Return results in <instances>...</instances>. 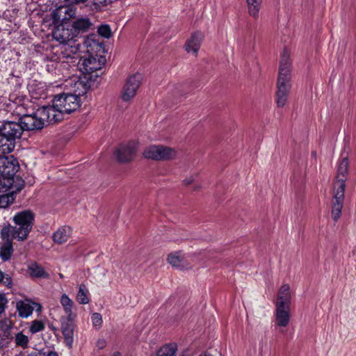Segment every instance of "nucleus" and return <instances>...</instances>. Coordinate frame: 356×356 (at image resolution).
Masks as SVG:
<instances>
[{
  "label": "nucleus",
  "instance_id": "nucleus-1",
  "mask_svg": "<svg viewBox=\"0 0 356 356\" xmlns=\"http://www.w3.org/2000/svg\"><path fill=\"white\" fill-rule=\"evenodd\" d=\"M52 36L60 42V45L54 48L51 55L48 56L47 70L56 74L68 70L70 65L67 60L74 58L79 53H88L92 44L95 43L90 38H77L70 24L57 26L52 32Z\"/></svg>",
  "mask_w": 356,
  "mask_h": 356
},
{
  "label": "nucleus",
  "instance_id": "nucleus-2",
  "mask_svg": "<svg viewBox=\"0 0 356 356\" xmlns=\"http://www.w3.org/2000/svg\"><path fill=\"white\" fill-rule=\"evenodd\" d=\"M81 106V99L72 93L57 95L53 99L52 105L44 106L39 113L47 116V122L56 123L64 118L65 114L76 111Z\"/></svg>",
  "mask_w": 356,
  "mask_h": 356
},
{
  "label": "nucleus",
  "instance_id": "nucleus-3",
  "mask_svg": "<svg viewBox=\"0 0 356 356\" xmlns=\"http://www.w3.org/2000/svg\"><path fill=\"white\" fill-rule=\"evenodd\" d=\"M25 100L26 97L23 95L14 93L9 96L10 106L11 108L15 107L14 111L19 115L18 122L20 123L22 131L42 129L44 122L47 121V116L39 113L42 108L38 109L33 114H26L24 112Z\"/></svg>",
  "mask_w": 356,
  "mask_h": 356
},
{
  "label": "nucleus",
  "instance_id": "nucleus-4",
  "mask_svg": "<svg viewBox=\"0 0 356 356\" xmlns=\"http://www.w3.org/2000/svg\"><path fill=\"white\" fill-rule=\"evenodd\" d=\"M15 226L5 224L1 229L8 230L10 236L18 241L27 239L34 224V214L26 210L17 213L13 218Z\"/></svg>",
  "mask_w": 356,
  "mask_h": 356
},
{
  "label": "nucleus",
  "instance_id": "nucleus-5",
  "mask_svg": "<svg viewBox=\"0 0 356 356\" xmlns=\"http://www.w3.org/2000/svg\"><path fill=\"white\" fill-rule=\"evenodd\" d=\"M142 80L143 76L140 73H136L127 77L121 92V98L124 102H129L136 96Z\"/></svg>",
  "mask_w": 356,
  "mask_h": 356
},
{
  "label": "nucleus",
  "instance_id": "nucleus-6",
  "mask_svg": "<svg viewBox=\"0 0 356 356\" xmlns=\"http://www.w3.org/2000/svg\"><path fill=\"white\" fill-rule=\"evenodd\" d=\"M291 75L278 74L277 81L276 104L278 107H283L288 99L291 88Z\"/></svg>",
  "mask_w": 356,
  "mask_h": 356
},
{
  "label": "nucleus",
  "instance_id": "nucleus-7",
  "mask_svg": "<svg viewBox=\"0 0 356 356\" xmlns=\"http://www.w3.org/2000/svg\"><path fill=\"white\" fill-rule=\"evenodd\" d=\"M19 170L18 160L14 156H0V186L5 179L15 175Z\"/></svg>",
  "mask_w": 356,
  "mask_h": 356
},
{
  "label": "nucleus",
  "instance_id": "nucleus-8",
  "mask_svg": "<svg viewBox=\"0 0 356 356\" xmlns=\"http://www.w3.org/2000/svg\"><path fill=\"white\" fill-rule=\"evenodd\" d=\"M22 133V128L19 122L0 120V134L15 145L17 140L20 139Z\"/></svg>",
  "mask_w": 356,
  "mask_h": 356
},
{
  "label": "nucleus",
  "instance_id": "nucleus-9",
  "mask_svg": "<svg viewBox=\"0 0 356 356\" xmlns=\"http://www.w3.org/2000/svg\"><path fill=\"white\" fill-rule=\"evenodd\" d=\"M0 239V259L3 262L8 261L14 253L13 240L15 238L8 234V230L1 229Z\"/></svg>",
  "mask_w": 356,
  "mask_h": 356
},
{
  "label": "nucleus",
  "instance_id": "nucleus-10",
  "mask_svg": "<svg viewBox=\"0 0 356 356\" xmlns=\"http://www.w3.org/2000/svg\"><path fill=\"white\" fill-rule=\"evenodd\" d=\"M145 158L154 160H164L172 159L175 156V151L163 145H151L143 152Z\"/></svg>",
  "mask_w": 356,
  "mask_h": 356
},
{
  "label": "nucleus",
  "instance_id": "nucleus-11",
  "mask_svg": "<svg viewBox=\"0 0 356 356\" xmlns=\"http://www.w3.org/2000/svg\"><path fill=\"white\" fill-rule=\"evenodd\" d=\"M346 184L340 181L337 188H334V198L332 203V216L334 221H337L341 215L344 201V192Z\"/></svg>",
  "mask_w": 356,
  "mask_h": 356
},
{
  "label": "nucleus",
  "instance_id": "nucleus-12",
  "mask_svg": "<svg viewBox=\"0 0 356 356\" xmlns=\"http://www.w3.org/2000/svg\"><path fill=\"white\" fill-rule=\"evenodd\" d=\"M137 143L130 141L127 144H121L115 150V154L120 162H129L133 159L136 152Z\"/></svg>",
  "mask_w": 356,
  "mask_h": 356
},
{
  "label": "nucleus",
  "instance_id": "nucleus-13",
  "mask_svg": "<svg viewBox=\"0 0 356 356\" xmlns=\"http://www.w3.org/2000/svg\"><path fill=\"white\" fill-rule=\"evenodd\" d=\"M74 316H66L61 319L62 333L67 345L69 346H71L74 341Z\"/></svg>",
  "mask_w": 356,
  "mask_h": 356
},
{
  "label": "nucleus",
  "instance_id": "nucleus-14",
  "mask_svg": "<svg viewBox=\"0 0 356 356\" xmlns=\"http://www.w3.org/2000/svg\"><path fill=\"white\" fill-rule=\"evenodd\" d=\"M35 307L40 309V305L29 299L19 300L16 302V309L19 317L26 318L31 316Z\"/></svg>",
  "mask_w": 356,
  "mask_h": 356
},
{
  "label": "nucleus",
  "instance_id": "nucleus-15",
  "mask_svg": "<svg viewBox=\"0 0 356 356\" xmlns=\"http://www.w3.org/2000/svg\"><path fill=\"white\" fill-rule=\"evenodd\" d=\"M24 186V179L19 177V175H14L12 177H8L5 179L3 181H2L1 185L0 186V190L7 191L8 189H11V191L15 194L16 193L20 191Z\"/></svg>",
  "mask_w": 356,
  "mask_h": 356
},
{
  "label": "nucleus",
  "instance_id": "nucleus-16",
  "mask_svg": "<svg viewBox=\"0 0 356 356\" xmlns=\"http://www.w3.org/2000/svg\"><path fill=\"white\" fill-rule=\"evenodd\" d=\"M275 325L286 327L290 321V306L275 305Z\"/></svg>",
  "mask_w": 356,
  "mask_h": 356
},
{
  "label": "nucleus",
  "instance_id": "nucleus-17",
  "mask_svg": "<svg viewBox=\"0 0 356 356\" xmlns=\"http://www.w3.org/2000/svg\"><path fill=\"white\" fill-rule=\"evenodd\" d=\"M202 38L203 35L201 32L193 33L185 44L186 51L188 53H192L195 56H197L202 44Z\"/></svg>",
  "mask_w": 356,
  "mask_h": 356
},
{
  "label": "nucleus",
  "instance_id": "nucleus-18",
  "mask_svg": "<svg viewBox=\"0 0 356 356\" xmlns=\"http://www.w3.org/2000/svg\"><path fill=\"white\" fill-rule=\"evenodd\" d=\"M79 65L80 70L83 73L90 74L101 68L100 63L97 61L95 58L90 56L88 58H81Z\"/></svg>",
  "mask_w": 356,
  "mask_h": 356
},
{
  "label": "nucleus",
  "instance_id": "nucleus-19",
  "mask_svg": "<svg viewBox=\"0 0 356 356\" xmlns=\"http://www.w3.org/2000/svg\"><path fill=\"white\" fill-rule=\"evenodd\" d=\"M71 26L74 29L77 38H79V34L87 32L92 26V22L88 17H79L74 20Z\"/></svg>",
  "mask_w": 356,
  "mask_h": 356
},
{
  "label": "nucleus",
  "instance_id": "nucleus-20",
  "mask_svg": "<svg viewBox=\"0 0 356 356\" xmlns=\"http://www.w3.org/2000/svg\"><path fill=\"white\" fill-rule=\"evenodd\" d=\"M348 161L347 158L342 159V160L339 163L337 167V181L334 185V188H337V187H339L340 181H343V184H345L346 175L348 173Z\"/></svg>",
  "mask_w": 356,
  "mask_h": 356
},
{
  "label": "nucleus",
  "instance_id": "nucleus-21",
  "mask_svg": "<svg viewBox=\"0 0 356 356\" xmlns=\"http://www.w3.org/2000/svg\"><path fill=\"white\" fill-rule=\"evenodd\" d=\"M28 273L32 278L49 279V274L44 268L36 262H32L28 266Z\"/></svg>",
  "mask_w": 356,
  "mask_h": 356
},
{
  "label": "nucleus",
  "instance_id": "nucleus-22",
  "mask_svg": "<svg viewBox=\"0 0 356 356\" xmlns=\"http://www.w3.org/2000/svg\"><path fill=\"white\" fill-rule=\"evenodd\" d=\"M291 293L289 284L282 285L278 293L277 300L275 305L290 306Z\"/></svg>",
  "mask_w": 356,
  "mask_h": 356
},
{
  "label": "nucleus",
  "instance_id": "nucleus-23",
  "mask_svg": "<svg viewBox=\"0 0 356 356\" xmlns=\"http://www.w3.org/2000/svg\"><path fill=\"white\" fill-rule=\"evenodd\" d=\"M291 75V58L290 54L286 49H284L281 55L279 74Z\"/></svg>",
  "mask_w": 356,
  "mask_h": 356
},
{
  "label": "nucleus",
  "instance_id": "nucleus-24",
  "mask_svg": "<svg viewBox=\"0 0 356 356\" xmlns=\"http://www.w3.org/2000/svg\"><path fill=\"white\" fill-rule=\"evenodd\" d=\"M72 234L71 227L69 226H63L60 227L53 235L54 241L61 244L67 241Z\"/></svg>",
  "mask_w": 356,
  "mask_h": 356
},
{
  "label": "nucleus",
  "instance_id": "nucleus-25",
  "mask_svg": "<svg viewBox=\"0 0 356 356\" xmlns=\"http://www.w3.org/2000/svg\"><path fill=\"white\" fill-rule=\"evenodd\" d=\"M90 85L88 81L79 79L74 81V91L72 93L73 95H76V98H79L81 96H83L88 92Z\"/></svg>",
  "mask_w": 356,
  "mask_h": 356
},
{
  "label": "nucleus",
  "instance_id": "nucleus-26",
  "mask_svg": "<svg viewBox=\"0 0 356 356\" xmlns=\"http://www.w3.org/2000/svg\"><path fill=\"white\" fill-rule=\"evenodd\" d=\"M13 329V324L10 319L5 318L0 321V336L6 337L11 341L13 339L12 332Z\"/></svg>",
  "mask_w": 356,
  "mask_h": 356
},
{
  "label": "nucleus",
  "instance_id": "nucleus-27",
  "mask_svg": "<svg viewBox=\"0 0 356 356\" xmlns=\"http://www.w3.org/2000/svg\"><path fill=\"white\" fill-rule=\"evenodd\" d=\"M76 300L81 305H86L90 302V292L85 284L79 285Z\"/></svg>",
  "mask_w": 356,
  "mask_h": 356
},
{
  "label": "nucleus",
  "instance_id": "nucleus-28",
  "mask_svg": "<svg viewBox=\"0 0 356 356\" xmlns=\"http://www.w3.org/2000/svg\"><path fill=\"white\" fill-rule=\"evenodd\" d=\"M60 302L67 316H75L72 312L74 302L67 294L63 293L60 296Z\"/></svg>",
  "mask_w": 356,
  "mask_h": 356
},
{
  "label": "nucleus",
  "instance_id": "nucleus-29",
  "mask_svg": "<svg viewBox=\"0 0 356 356\" xmlns=\"http://www.w3.org/2000/svg\"><path fill=\"white\" fill-rule=\"evenodd\" d=\"M249 15L257 19L259 17L261 0H246Z\"/></svg>",
  "mask_w": 356,
  "mask_h": 356
},
{
  "label": "nucleus",
  "instance_id": "nucleus-30",
  "mask_svg": "<svg viewBox=\"0 0 356 356\" xmlns=\"http://www.w3.org/2000/svg\"><path fill=\"white\" fill-rule=\"evenodd\" d=\"M15 147V145L13 142L0 134V155L10 153L13 151Z\"/></svg>",
  "mask_w": 356,
  "mask_h": 356
},
{
  "label": "nucleus",
  "instance_id": "nucleus-31",
  "mask_svg": "<svg viewBox=\"0 0 356 356\" xmlns=\"http://www.w3.org/2000/svg\"><path fill=\"white\" fill-rule=\"evenodd\" d=\"M7 81L8 83L10 86V88L14 90V92H13V94L15 93L21 95L19 92H17V90L20 88L23 82L22 77L14 75L13 73H11L9 74ZM10 95H12V93H10L9 96Z\"/></svg>",
  "mask_w": 356,
  "mask_h": 356
},
{
  "label": "nucleus",
  "instance_id": "nucleus-32",
  "mask_svg": "<svg viewBox=\"0 0 356 356\" xmlns=\"http://www.w3.org/2000/svg\"><path fill=\"white\" fill-rule=\"evenodd\" d=\"M177 346L175 344H168L161 347L157 352L156 356H175Z\"/></svg>",
  "mask_w": 356,
  "mask_h": 356
},
{
  "label": "nucleus",
  "instance_id": "nucleus-33",
  "mask_svg": "<svg viewBox=\"0 0 356 356\" xmlns=\"http://www.w3.org/2000/svg\"><path fill=\"white\" fill-rule=\"evenodd\" d=\"M15 198V194L13 191L0 195V208H6L13 203Z\"/></svg>",
  "mask_w": 356,
  "mask_h": 356
},
{
  "label": "nucleus",
  "instance_id": "nucleus-34",
  "mask_svg": "<svg viewBox=\"0 0 356 356\" xmlns=\"http://www.w3.org/2000/svg\"><path fill=\"white\" fill-rule=\"evenodd\" d=\"M13 339H15V343L17 346L22 347V348L28 347L29 342V337L22 332H19L16 333Z\"/></svg>",
  "mask_w": 356,
  "mask_h": 356
},
{
  "label": "nucleus",
  "instance_id": "nucleus-35",
  "mask_svg": "<svg viewBox=\"0 0 356 356\" xmlns=\"http://www.w3.org/2000/svg\"><path fill=\"white\" fill-rule=\"evenodd\" d=\"M168 261L174 267L181 268L183 265V258L177 253L170 254L168 257Z\"/></svg>",
  "mask_w": 356,
  "mask_h": 356
},
{
  "label": "nucleus",
  "instance_id": "nucleus-36",
  "mask_svg": "<svg viewBox=\"0 0 356 356\" xmlns=\"http://www.w3.org/2000/svg\"><path fill=\"white\" fill-rule=\"evenodd\" d=\"M44 329V323L40 321L35 320V321H32L31 325L29 327V331L32 334H35L40 331L43 330Z\"/></svg>",
  "mask_w": 356,
  "mask_h": 356
},
{
  "label": "nucleus",
  "instance_id": "nucleus-37",
  "mask_svg": "<svg viewBox=\"0 0 356 356\" xmlns=\"http://www.w3.org/2000/svg\"><path fill=\"white\" fill-rule=\"evenodd\" d=\"M110 1V0H90L91 4H88V6H90L93 10H99L106 6Z\"/></svg>",
  "mask_w": 356,
  "mask_h": 356
},
{
  "label": "nucleus",
  "instance_id": "nucleus-38",
  "mask_svg": "<svg viewBox=\"0 0 356 356\" xmlns=\"http://www.w3.org/2000/svg\"><path fill=\"white\" fill-rule=\"evenodd\" d=\"M98 33L105 38H109L111 35V28L108 24H102L98 28Z\"/></svg>",
  "mask_w": 356,
  "mask_h": 356
},
{
  "label": "nucleus",
  "instance_id": "nucleus-39",
  "mask_svg": "<svg viewBox=\"0 0 356 356\" xmlns=\"http://www.w3.org/2000/svg\"><path fill=\"white\" fill-rule=\"evenodd\" d=\"M0 283H2L3 285L10 288L13 285V280L9 275L5 274L0 270Z\"/></svg>",
  "mask_w": 356,
  "mask_h": 356
},
{
  "label": "nucleus",
  "instance_id": "nucleus-40",
  "mask_svg": "<svg viewBox=\"0 0 356 356\" xmlns=\"http://www.w3.org/2000/svg\"><path fill=\"white\" fill-rule=\"evenodd\" d=\"M91 321L94 327H99L102 324V317L99 313H93L91 316Z\"/></svg>",
  "mask_w": 356,
  "mask_h": 356
},
{
  "label": "nucleus",
  "instance_id": "nucleus-41",
  "mask_svg": "<svg viewBox=\"0 0 356 356\" xmlns=\"http://www.w3.org/2000/svg\"><path fill=\"white\" fill-rule=\"evenodd\" d=\"M7 302L8 300L5 296L3 294H0V314L4 312Z\"/></svg>",
  "mask_w": 356,
  "mask_h": 356
},
{
  "label": "nucleus",
  "instance_id": "nucleus-42",
  "mask_svg": "<svg viewBox=\"0 0 356 356\" xmlns=\"http://www.w3.org/2000/svg\"><path fill=\"white\" fill-rule=\"evenodd\" d=\"M10 341V340H9L8 339L0 336V349L7 346Z\"/></svg>",
  "mask_w": 356,
  "mask_h": 356
},
{
  "label": "nucleus",
  "instance_id": "nucleus-43",
  "mask_svg": "<svg viewBox=\"0 0 356 356\" xmlns=\"http://www.w3.org/2000/svg\"><path fill=\"white\" fill-rule=\"evenodd\" d=\"M193 181H194L193 177H190L186 178L184 180V183L185 185H189V184H192Z\"/></svg>",
  "mask_w": 356,
  "mask_h": 356
},
{
  "label": "nucleus",
  "instance_id": "nucleus-44",
  "mask_svg": "<svg viewBox=\"0 0 356 356\" xmlns=\"http://www.w3.org/2000/svg\"><path fill=\"white\" fill-rule=\"evenodd\" d=\"M27 356H44V353L38 351L29 354Z\"/></svg>",
  "mask_w": 356,
  "mask_h": 356
},
{
  "label": "nucleus",
  "instance_id": "nucleus-45",
  "mask_svg": "<svg viewBox=\"0 0 356 356\" xmlns=\"http://www.w3.org/2000/svg\"><path fill=\"white\" fill-rule=\"evenodd\" d=\"M106 345V341L104 340H99L97 341V346L99 348H103Z\"/></svg>",
  "mask_w": 356,
  "mask_h": 356
},
{
  "label": "nucleus",
  "instance_id": "nucleus-46",
  "mask_svg": "<svg viewBox=\"0 0 356 356\" xmlns=\"http://www.w3.org/2000/svg\"><path fill=\"white\" fill-rule=\"evenodd\" d=\"M44 356H58V355L56 352L50 351L47 355L44 353Z\"/></svg>",
  "mask_w": 356,
  "mask_h": 356
},
{
  "label": "nucleus",
  "instance_id": "nucleus-47",
  "mask_svg": "<svg viewBox=\"0 0 356 356\" xmlns=\"http://www.w3.org/2000/svg\"><path fill=\"white\" fill-rule=\"evenodd\" d=\"M112 356H121L120 353H114Z\"/></svg>",
  "mask_w": 356,
  "mask_h": 356
},
{
  "label": "nucleus",
  "instance_id": "nucleus-48",
  "mask_svg": "<svg viewBox=\"0 0 356 356\" xmlns=\"http://www.w3.org/2000/svg\"><path fill=\"white\" fill-rule=\"evenodd\" d=\"M58 276L60 278L63 279L64 277L62 273H59Z\"/></svg>",
  "mask_w": 356,
  "mask_h": 356
},
{
  "label": "nucleus",
  "instance_id": "nucleus-49",
  "mask_svg": "<svg viewBox=\"0 0 356 356\" xmlns=\"http://www.w3.org/2000/svg\"><path fill=\"white\" fill-rule=\"evenodd\" d=\"M200 356H213L210 354H205V355H200Z\"/></svg>",
  "mask_w": 356,
  "mask_h": 356
}]
</instances>
